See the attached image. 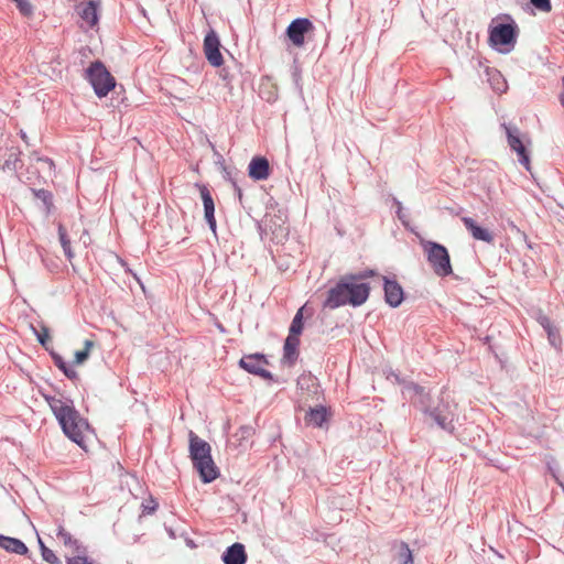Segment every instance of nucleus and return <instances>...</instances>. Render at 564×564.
I'll list each match as a JSON object with an SVG mask.
<instances>
[{
  "label": "nucleus",
  "mask_w": 564,
  "mask_h": 564,
  "mask_svg": "<svg viewBox=\"0 0 564 564\" xmlns=\"http://www.w3.org/2000/svg\"><path fill=\"white\" fill-rule=\"evenodd\" d=\"M67 564H93L86 556H73L67 558Z\"/></svg>",
  "instance_id": "c9c22d12"
},
{
  "label": "nucleus",
  "mask_w": 564,
  "mask_h": 564,
  "mask_svg": "<svg viewBox=\"0 0 564 564\" xmlns=\"http://www.w3.org/2000/svg\"><path fill=\"white\" fill-rule=\"evenodd\" d=\"M507 133L508 144L519 158V163L530 171V158L527 152L525 144L521 139L520 130L517 127L503 124Z\"/></svg>",
  "instance_id": "6e6552de"
},
{
  "label": "nucleus",
  "mask_w": 564,
  "mask_h": 564,
  "mask_svg": "<svg viewBox=\"0 0 564 564\" xmlns=\"http://www.w3.org/2000/svg\"><path fill=\"white\" fill-rule=\"evenodd\" d=\"M0 546L8 552L25 555L29 552L26 545L19 539L0 534Z\"/></svg>",
  "instance_id": "6ab92c4d"
},
{
  "label": "nucleus",
  "mask_w": 564,
  "mask_h": 564,
  "mask_svg": "<svg viewBox=\"0 0 564 564\" xmlns=\"http://www.w3.org/2000/svg\"><path fill=\"white\" fill-rule=\"evenodd\" d=\"M57 536L63 541V543L66 546H75L78 549V542L77 540H74L67 531H65L63 528L58 529Z\"/></svg>",
  "instance_id": "c756f323"
},
{
  "label": "nucleus",
  "mask_w": 564,
  "mask_h": 564,
  "mask_svg": "<svg viewBox=\"0 0 564 564\" xmlns=\"http://www.w3.org/2000/svg\"><path fill=\"white\" fill-rule=\"evenodd\" d=\"M383 281L386 302L392 307H398L403 301V290L401 285L387 278H383Z\"/></svg>",
  "instance_id": "2eb2a0df"
},
{
  "label": "nucleus",
  "mask_w": 564,
  "mask_h": 564,
  "mask_svg": "<svg viewBox=\"0 0 564 564\" xmlns=\"http://www.w3.org/2000/svg\"><path fill=\"white\" fill-rule=\"evenodd\" d=\"M466 229L470 232L474 239L485 241L488 243L494 242V235L486 228L477 225V223L470 217H463Z\"/></svg>",
  "instance_id": "a211bd4d"
},
{
  "label": "nucleus",
  "mask_w": 564,
  "mask_h": 564,
  "mask_svg": "<svg viewBox=\"0 0 564 564\" xmlns=\"http://www.w3.org/2000/svg\"><path fill=\"white\" fill-rule=\"evenodd\" d=\"M531 3L534 8L542 12H550L552 10L550 0H531Z\"/></svg>",
  "instance_id": "473e14b6"
},
{
  "label": "nucleus",
  "mask_w": 564,
  "mask_h": 564,
  "mask_svg": "<svg viewBox=\"0 0 564 564\" xmlns=\"http://www.w3.org/2000/svg\"><path fill=\"white\" fill-rule=\"evenodd\" d=\"M40 160H41V161H43V162H45V163H47L48 165H52V164H53V163H52V161H51V160H48V159H40Z\"/></svg>",
  "instance_id": "ea45409f"
},
{
  "label": "nucleus",
  "mask_w": 564,
  "mask_h": 564,
  "mask_svg": "<svg viewBox=\"0 0 564 564\" xmlns=\"http://www.w3.org/2000/svg\"><path fill=\"white\" fill-rule=\"evenodd\" d=\"M204 53L209 62V64L214 67H219L223 65L224 59L220 53V41L217 33L214 30H209L204 39Z\"/></svg>",
  "instance_id": "1a4fd4ad"
},
{
  "label": "nucleus",
  "mask_w": 564,
  "mask_h": 564,
  "mask_svg": "<svg viewBox=\"0 0 564 564\" xmlns=\"http://www.w3.org/2000/svg\"><path fill=\"white\" fill-rule=\"evenodd\" d=\"M76 13L79 15L82 20L80 28L82 29H91L97 25L99 15H98V4L96 1H87L82 2L76 6Z\"/></svg>",
  "instance_id": "9d476101"
},
{
  "label": "nucleus",
  "mask_w": 564,
  "mask_h": 564,
  "mask_svg": "<svg viewBox=\"0 0 564 564\" xmlns=\"http://www.w3.org/2000/svg\"><path fill=\"white\" fill-rule=\"evenodd\" d=\"M494 88L500 93H503L506 90V83L502 80L501 82V87L500 86H494Z\"/></svg>",
  "instance_id": "4c0bfd02"
},
{
  "label": "nucleus",
  "mask_w": 564,
  "mask_h": 564,
  "mask_svg": "<svg viewBox=\"0 0 564 564\" xmlns=\"http://www.w3.org/2000/svg\"><path fill=\"white\" fill-rule=\"evenodd\" d=\"M249 176L256 181H263L269 177V161L262 156L253 158L249 163Z\"/></svg>",
  "instance_id": "dca6fc26"
},
{
  "label": "nucleus",
  "mask_w": 564,
  "mask_h": 564,
  "mask_svg": "<svg viewBox=\"0 0 564 564\" xmlns=\"http://www.w3.org/2000/svg\"><path fill=\"white\" fill-rule=\"evenodd\" d=\"M536 321L543 327L544 330H546V329H549L550 327L553 326V324L550 321V318L546 315H544L542 312H539Z\"/></svg>",
  "instance_id": "72a5a7b5"
},
{
  "label": "nucleus",
  "mask_w": 564,
  "mask_h": 564,
  "mask_svg": "<svg viewBox=\"0 0 564 564\" xmlns=\"http://www.w3.org/2000/svg\"><path fill=\"white\" fill-rule=\"evenodd\" d=\"M210 445L199 438L195 433L189 432V454L193 465L199 474L203 482H212L219 473L212 458Z\"/></svg>",
  "instance_id": "7ed1b4c3"
},
{
  "label": "nucleus",
  "mask_w": 564,
  "mask_h": 564,
  "mask_svg": "<svg viewBox=\"0 0 564 564\" xmlns=\"http://www.w3.org/2000/svg\"><path fill=\"white\" fill-rule=\"evenodd\" d=\"M225 564H246L247 553L241 543H234L221 555Z\"/></svg>",
  "instance_id": "f3484780"
},
{
  "label": "nucleus",
  "mask_w": 564,
  "mask_h": 564,
  "mask_svg": "<svg viewBox=\"0 0 564 564\" xmlns=\"http://www.w3.org/2000/svg\"><path fill=\"white\" fill-rule=\"evenodd\" d=\"M36 337H37L39 343L42 346H44L45 348H47L46 344L48 341V328L47 327H42V332L41 333L36 332Z\"/></svg>",
  "instance_id": "f704fd0d"
},
{
  "label": "nucleus",
  "mask_w": 564,
  "mask_h": 564,
  "mask_svg": "<svg viewBox=\"0 0 564 564\" xmlns=\"http://www.w3.org/2000/svg\"><path fill=\"white\" fill-rule=\"evenodd\" d=\"M204 205V217L209 229L216 235L215 204L209 189L205 185H197Z\"/></svg>",
  "instance_id": "ddd939ff"
},
{
  "label": "nucleus",
  "mask_w": 564,
  "mask_h": 564,
  "mask_svg": "<svg viewBox=\"0 0 564 564\" xmlns=\"http://www.w3.org/2000/svg\"><path fill=\"white\" fill-rule=\"evenodd\" d=\"M501 79V75L499 73H497L494 77H492V80H500Z\"/></svg>",
  "instance_id": "58836bf2"
},
{
  "label": "nucleus",
  "mask_w": 564,
  "mask_h": 564,
  "mask_svg": "<svg viewBox=\"0 0 564 564\" xmlns=\"http://www.w3.org/2000/svg\"><path fill=\"white\" fill-rule=\"evenodd\" d=\"M18 153L13 150H11L8 154H7V159L3 163V165L1 166V169L3 170H17L18 169Z\"/></svg>",
  "instance_id": "c85d7f7f"
},
{
  "label": "nucleus",
  "mask_w": 564,
  "mask_h": 564,
  "mask_svg": "<svg viewBox=\"0 0 564 564\" xmlns=\"http://www.w3.org/2000/svg\"><path fill=\"white\" fill-rule=\"evenodd\" d=\"M517 40V25L511 20V23H500L491 26L489 32V42L494 47L509 46L506 50H499L500 52H510L514 46Z\"/></svg>",
  "instance_id": "0eeeda50"
},
{
  "label": "nucleus",
  "mask_w": 564,
  "mask_h": 564,
  "mask_svg": "<svg viewBox=\"0 0 564 564\" xmlns=\"http://www.w3.org/2000/svg\"><path fill=\"white\" fill-rule=\"evenodd\" d=\"M313 28L308 19L300 18L291 22L286 29V35L295 46L304 44L305 34Z\"/></svg>",
  "instance_id": "f8f14e48"
},
{
  "label": "nucleus",
  "mask_w": 564,
  "mask_h": 564,
  "mask_svg": "<svg viewBox=\"0 0 564 564\" xmlns=\"http://www.w3.org/2000/svg\"><path fill=\"white\" fill-rule=\"evenodd\" d=\"M327 419V411L325 406H316L310 409L308 413L305 416V420L308 424L322 427L323 423Z\"/></svg>",
  "instance_id": "aec40b11"
},
{
  "label": "nucleus",
  "mask_w": 564,
  "mask_h": 564,
  "mask_svg": "<svg viewBox=\"0 0 564 564\" xmlns=\"http://www.w3.org/2000/svg\"><path fill=\"white\" fill-rule=\"evenodd\" d=\"M86 79L90 83L94 88L95 94L102 98L108 95V93L115 88L116 79L108 72L106 66L96 61L90 64V66L86 69Z\"/></svg>",
  "instance_id": "20e7f679"
},
{
  "label": "nucleus",
  "mask_w": 564,
  "mask_h": 564,
  "mask_svg": "<svg viewBox=\"0 0 564 564\" xmlns=\"http://www.w3.org/2000/svg\"><path fill=\"white\" fill-rule=\"evenodd\" d=\"M300 339L295 336H288L284 343V358L294 361L297 357V346Z\"/></svg>",
  "instance_id": "412c9836"
},
{
  "label": "nucleus",
  "mask_w": 564,
  "mask_h": 564,
  "mask_svg": "<svg viewBox=\"0 0 564 564\" xmlns=\"http://www.w3.org/2000/svg\"><path fill=\"white\" fill-rule=\"evenodd\" d=\"M53 359L55 366L61 369L67 378H76L77 372L73 368L68 367L59 355L53 354Z\"/></svg>",
  "instance_id": "b1692460"
},
{
  "label": "nucleus",
  "mask_w": 564,
  "mask_h": 564,
  "mask_svg": "<svg viewBox=\"0 0 564 564\" xmlns=\"http://www.w3.org/2000/svg\"><path fill=\"white\" fill-rule=\"evenodd\" d=\"M348 304L345 283L343 278L339 282L328 291V296L325 301V306L329 308H337Z\"/></svg>",
  "instance_id": "4468645a"
},
{
  "label": "nucleus",
  "mask_w": 564,
  "mask_h": 564,
  "mask_svg": "<svg viewBox=\"0 0 564 564\" xmlns=\"http://www.w3.org/2000/svg\"><path fill=\"white\" fill-rule=\"evenodd\" d=\"M239 365L242 369L246 371L260 376L264 379H271L272 375L264 369V366L267 365V360L262 355H250L245 356L240 359Z\"/></svg>",
  "instance_id": "9b49d317"
},
{
  "label": "nucleus",
  "mask_w": 564,
  "mask_h": 564,
  "mask_svg": "<svg viewBox=\"0 0 564 564\" xmlns=\"http://www.w3.org/2000/svg\"><path fill=\"white\" fill-rule=\"evenodd\" d=\"M297 386L301 389H308L311 386L312 387L316 386V379L314 377H312L311 375H302L297 379Z\"/></svg>",
  "instance_id": "2f4dec72"
},
{
  "label": "nucleus",
  "mask_w": 564,
  "mask_h": 564,
  "mask_svg": "<svg viewBox=\"0 0 564 564\" xmlns=\"http://www.w3.org/2000/svg\"><path fill=\"white\" fill-rule=\"evenodd\" d=\"M545 332L547 334V339H549V343L551 344V346L558 349L561 346V343H562L558 329L553 325Z\"/></svg>",
  "instance_id": "cd10ccee"
},
{
  "label": "nucleus",
  "mask_w": 564,
  "mask_h": 564,
  "mask_svg": "<svg viewBox=\"0 0 564 564\" xmlns=\"http://www.w3.org/2000/svg\"><path fill=\"white\" fill-rule=\"evenodd\" d=\"M405 392L411 397L417 398L419 403L424 408V412L444 431H454V420L456 417V404L451 403L448 397H442L437 406L430 409L425 406V399L427 394L424 392V388L410 383L405 387Z\"/></svg>",
  "instance_id": "f03ea898"
},
{
  "label": "nucleus",
  "mask_w": 564,
  "mask_h": 564,
  "mask_svg": "<svg viewBox=\"0 0 564 564\" xmlns=\"http://www.w3.org/2000/svg\"><path fill=\"white\" fill-rule=\"evenodd\" d=\"M12 1L15 2L19 11L23 15L29 17L32 14L33 8H32L31 3L29 2V0H12Z\"/></svg>",
  "instance_id": "7c9ffc66"
},
{
  "label": "nucleus",
  "mask_w": 564,
  "mask_h": 564,
  "mask_svg": "<svg viewBox=\"0 0 564 564\" xmlns=\"http://www.w3.org/2000/svg\"><path fill=\"white\" fill-rule=\"evenodd\" d=\"M398 206H399L398 214H400V210H401V203H398ZM399 217L401 218V215H399Z\"/></svg>",
  "instance_id": "79ce46f5"
},
{
  "label": "nucleus",
  "mask_w": 564,
  "mask_h": 564,
  "mask_svg": "<svg viewBox=\"0 0 564 564\" xmlns=\"http://www.w3.org/2000/svg\"><path fill=\"white\" fill-rule=\"evenodd\" d=\"M58 237H59V241L63 247L65 256L68 259H72L73 252L70 249V241L67 237L66 229L62 225L58 226Z\"/></svg>",
  "instance_id": "393cba45"
},
{
  "label": "nucleus",
  "mask_w": 564,
  "mask_h": 564,
  "mask_svg": "<svg viewBox=\"0 0 564 564\" xmlns=\"http://www.w3.org/2000/svg\"><path fill=\"white\" fill-rule=\"evenodd\" d=\"M36 196L41 198L46 205L50 204L51 194L47 191L40 189L36 192Z\"/></svg>",
  "instance_id": "e433bc0d"
},
{
  "label": "nucleus",
  "mask_w": 564,
  "mask_h": 564,
  "mask_svg": "<svg viewBox=\"0 0 564 564\" xmlns=\"http://www.w3.org/2000/svg\"><path fill=\"white\" fill-rule=\"evenodd\" d=\"M51 410L57 419L64 434L74 443L83 446L84 433L88 429V423L80 417L70 402L63 401L55 397H45Z\"/></svg>",
  "instance_id": "f257e3e1"
},
{
  "label": "nucleus",
  "mask_w": 564,
  "mask_h": 564,
  "mask_svg": "<svg viewBox=\"0 0 564 564\" xmlns=\"http://www.w3.org/2000/svg\"><path fill=\"white\" fill-rule=\"evenodd\" d=\"M397 560L399 564L412 563V552L406 543H401L398 549Z\"/></svg>",
  "instance_id": "5701e85b"
},
{
  "label": "nucleus",
  "mask_w": 564,
  "mask_h": 564,
  "mask_svg": "<svg viewBox=\"0 0 564 564\" xmlns=\"http://www.w3.org/2000/svg\"><path fill=\"white\" fill-rule=\"evenodd\" d=\"M21 138H22L25 142H28V141H26V134H25L24 132H21Z\"/></svg>",
  "instance_id": "a19ab883"
},
{
  "label": "nucleus",
  "mask_w": 564,
  "mask_h": 564,
  "mask_svg": "<svg viewBox=\"0 0 564 564\" xmlns=\"http://www.w3.org/2000/svg\"><path fill=\"white\" fill-rule=\"evenodd\" d=\"M302 330H303V307L296 312V314L291 323V326H290L289 336H295L299 338V335L302 333Z\"/></svg>",
  "instance_id": "4be33fe9"
},
{
  "label": "nucleus",
  "mask_w": 564,
  "mask_h": 564,
  "mask_svg": "<svg viewBox=\"0 0 564 564\" xmlns=\"http://www.w3.org/2000/svg\"><path fill=\"white\" fill-rule=\"evenodd\" d=\"M422 246L434 272L438 276L449 275L453 270L447 249L443 245L433 241H425Z\"/></svg>",
  "instance_id": "39448f33"
},
{
  "label": "nucleus",
  "mask_w": 564,
  "mask_h": 564,
  "mask_svg": "<svg viewBox=\"0 0 564 564\" xmlns=\"http://www.w3.org/2000/svg\"><path fill=\"white\" fill-rule=\"evenodd\" d=\"M39 543H40V547H41V552H42V557L45 562H47L50 564H61V561L58 560V557L55 555V553L52 550L46 547L41 540H39Z\"/></svg>",
  "instance_id": "bb28decb"
},
{
  "label": "nucleus",
  "mask_w": 564,
  "mask_h": 564,
  "mask_svg": "<svg viewBox=\"0 0 564 564\" xmlns=\"http://www.w3.org/2000/svg\"><path fill=\"white\" fill-rule=\"evenodd\" d=\"M91 347H94V341L89 340V339L85 340L84 349L77 350L75 352V360H74V362L76 365L84 364L88 359V357H89V352H90Z\"/></svg>",
  "instance_id": "a878e982"
},
{
  "label": "nucleus",
  "mask_w": 564,
  "mask_h": 564,
  "mask_svg": "<svg viewBox=\"0 0 564 564\" xmlns=\"http://www.w3.org/2000/svg\"><path fill=\"white\" fill-rule=\"evenodd\" d=\"M372 274V271L365 272L362 274H348L343 276L348 304L352 306H359L364 304L370 292V288L367 283H359L358 281Z\"/></svg>",
  "instance_id": "423d86ee"
}]
</instances>
